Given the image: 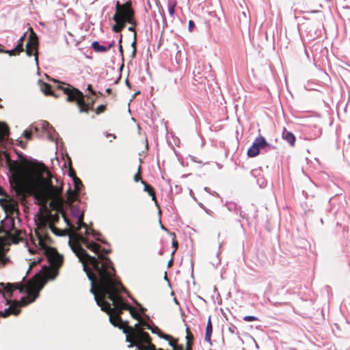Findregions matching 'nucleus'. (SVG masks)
Returning <instances> with one entry per match:
<instances>
[{
	"label": "nucleus",
	"instance_id": "f257e3e1",
	"mask_svg": "<svg viewBox=\"0 0 350 350\" xmlns=\"http://www.w3.org/2000/svg\"><path fill=\"white\" fill-rule=\"evenodd\" d=\"M90 292L94 295L96 304L101 310L107 314L120 316L126 304L120 293L126 289L116 275V270L109 269L95 278L93 283L91 282Z\"/></svg>",
	"mask_w": 350,
	"mask_h": 350
},
{
	"label": "nucleus",
	"instance_id": "f03ea898",
	"mask_svg": "<svg viewBox=\"0 0 350 350\" xmlns=\"http://www.w3.org/2000/svg\"><path fill=\"white\" fill-rule=\"evenodd\" d=\"M82 245L94 253L99 252L100 245L95 242H90L86 237L78 233L75 234L72 237V241H70L72 250L82 263L83 271L86 273L90 282L94 283L95 278L100 275V273H105L109 269L114 271L113 262L109 258H105L100 254L98 258H96V257L90 256L82 247Z\"/></svg>",
	"mask_w": 350,
	"mask_h": 350
},
{
	"label": "nucleus",
	"instance_id": "7ed1b4c3",
	"mask_svg": "<svg viewBox=\"0 0 350 350\" xmlns=\"http://www.w3.org/2000/svg\"><path fill=\"white\" fill-rule=\"evenodd\" d=\"M134 326L127 327L126 341L130 345L129 347H135L138 350H155V345L152 342V338L144 331L149 329L151 325L142 317Z\"/></svg>",
	"mask_w": 350,
	"mask_h": 350
},
{
	"label": "nucleus",
	"instance_id": "20e7f679",
	"mask_svg": "<svg viewBox=\"0 0 350 350\" xmlns=\"http://www.w3.org/2000/svg\"><path fill=\"white\" fill-rule=\"evenodd\" d=\"M45 279L44 276L40 273L36 274L32 280H29L27 284H24L21 282L16 283H0V297H5L8 296L12 297L13 291L18 289L21 293L26 292L32 299L27 300L32 302L38 296L39 290L42 287Z\"/></svg>",
	"mask_w": 350,
	"mask_h": 350
},
{
	"label": "nucleus",
	"instance_id": "39448f33",
	"mask_svg": "<svg viewBox=\"0 0 350 350\" xmlns=\"http://www.w3.org/2000/svg\"><path fill=\"white\" fill-rule=\"evenodd\" d=\"M135 12L131 1L123 4L116 1V13L113 16L115 24L112 26V30L116 33H119L125 28L126 23L135 25Z\"/></svg>",
	"mask_w": 350,
	"mask_h": 350
},
{
	"label": "nucleus",
	"instance_id": "423d86ee",
	"mask_svg": "<svg viewBox=\"0 0 350 350\" xmlns=\"http://www.w3.org/2000/svg\"><path fill=\"white\" fill-rule=\"evenodd\" d=\"M42 170L46 172L47 179L43 180L46 186L39 185L34 188L35 198L41 204H46L49 200H55L59 198L62 192V187H54L53 185L51 173L46 169L44 164H42Z\"/></svg>",
	"mask_w": 350,
	"mask_h": 350
},
{
	"label": "nucleus",
	"instance_id": "0eeeda50",
	"mask_svg": "<svg viewBox=\"0 0 350 350\" xmlns=\"http://www.w3.org/2000/svg\"><path fill=\"white\" fill-rule=\"evenodd\" d=\"M0 195L3 198L0 199V206L6 214L5 224L10 223L12 228L14 225V217L19 215L18 204L14 198L8 196L2 189L0 188Z\"/></svg>",
	"mask_w": 350,
	"mask_h": 350
},
{
	"label": "nucleus",
	"instance_id": "6e6552de",
	"mask_svg": "<svg viewBox=\"0 0 350 350\" xmlns=\"http://www.w3.org/2000/svg\"><path fill=\"white\" fill-rule=\"evenodd\" d=\"M59 83L62 85H58L57 89L62 90L64 94L67 95L66 101L75 103L79 111H85L86 109L84 108V98L87 97L88 99H89L90 97L88 95L85 96L79 89L74 88L70 84H66L63 82Z\"/></svg>",
	"mask_w": 350,
	"mask_h": 350
},
{
	"label": "nucleus",
	"instance_id": "1a4fd4ad",
	"mask_svg": "<svg viewBox=\"0 0 350 350\" xmlns=\"http://www.w3.org/2000/svg\"><path fill=\"white\" fill-rule=\"evenodd\" d=\"M30 165L31 163L27 159L22 158L21 163L12 161L8 165L9 170L13 173L12 179L15 184V189L18 193L21 192L24 188L23 174L25 167Z\"/></svg>",
	"mask_w": 350,
	"mask_h": 350
},
{
	"label": "nucleus",
	"instance_id": "9d476101",
	"mask_svg": "<svg viewBox=\"0 0 350 350\" xmlns=\"http://www.w3.org/2000/svg\"><path fill=\"white\" fill-rule=\"evenodd\" d=\"M38 38L32 28H30V35L26 44L25 53L27 56H35L36 63L38 62Z\"/></svg>",
	"mask_w": 350,
	"mask_h": 350
},
{
	"label": "nucleus",
	"instance_id": "9b49d317",
	"mask_svg": "<svg viewBox=\"0 0 350 350\" xmlns=\"http://www.w3.org/2000/svg\"><path fill=\"white\" fill-rule=\"evenodd\" d=\"M44 254L51 267L56 271L59 269L63 264L64 258L63 256L57 252V250L54 247H46Z\"/></svg>",
	"mask_w": 350,
	"mask_h": 350
},
{
	"label": "nucleus",
	"instance_id": "f8f14e48",
	"mask_svg": "<svg viewBox=\"0 0 350 350\" xmlns=\"http://www.w3.org/2000/svg\"><path fill=\"white\" fill-rule=\"evenodd\" d=\"M268 146V143L264 137L259 135L257 137L253 144L247 150V155L249 157H255L260 153V149L264 148Z\"/></svg>",
	"mask_w": 350,
	"mask_h": 350
},
{
	"label": "nucleus",
	"instance_id": "ddd939ff",
	"mask_svg": "<svg viewBox=\"0 0 350 350\" xmlns=\"http://www.w3.org/2000/svg\"><path fill=\"white\" fill-rule=\"evenodd\" d=\"M3 298L6 300V304L10 305L8 308L12 309V314L14 315H17L20 313V307L21 306H25L30 303V301H28L25 297H23L21 299V303L16 300H11V297H9L8 296Z\"/></svg>",
	"mask_w": 350,
	"mask_h": 350
},
{
	"label": "nucleus",
	"instance_id": "4468645a",
	"mask_svg": "<svg viewBox=\"0 0 350 350\" xmlns=\"http://www.w3.org/2000/svg\"><path fill=\"white\" fill-rule=\"evenodd\" d=\"M109 316L110 323L115 327L122 329L123 332L126 335V332L129 331L127 327H129L128 321H124L122 317L118 315H114L113 314H107Z\"/></svg>",
	"mask_w": 350,
	"mask_h": 350
},
{
	"label": "nucleus",
	"instance_id": "2eb2a0df",
	"mask_svg": "<svg viewBox=\"0 0 350 350\" xmlns=\"http://www.w3.org/2000/svg\"><path fill=\"white\" fill-rule=\"evenodd\" d=\"M11 229L12 231L9 232L8 230V231L4 232V233L10 237L14 243H17L22 240V238L20 237L22 232L15 228V224L14 225V228L11 227Z\"/></svg>",
	"mask_w": 350,
	"mask_h": 350
},
{
	"label": "nucleus",
	"instance_id": "dca6fc26",
	"mask_svg": "<svg viewBox=\"0 0 350 350\" xmlns=\"http://www.w3.org/2000/svg\"><path fill=\"white\" fill-rule=\"evenodd\" d=\"M115 45L114 41L108 44L107 46L101 45L98 42L94 41L92 44V47L96 52L104 53L113 48Z\"/></svg>",
	"mask_w": 350,
	"mask_h": 350
},
{
	"label": "nucleus",
	"instance_id": "f3484780",
	"mask_svg": "<svg viewBox=\"0 0 350 350\" xmlns=\"http://www.w3.org/2000/svg\"><path fill=\"white\" fill-rule=\"evenodd\" d=\"M10 128L8 125L2 122L0 123V142H4L10 135Z\"/></svg>",
	"mask_w": 350,
	"mask_h": 350
},
{
	"label": "nucleus",
	"instance_id": "a211bd4d",
	"mask_svg": "<svg viewBox=\"0 0 350 350\" xmlns=\"http://www.w3.org/2000/svg\"><path fill=\"white\" fill-rule=\"evenodd\" d=\"M282 136L283 139L286 141L291 146H295L296 139L293 133L288 131L286 128H284Z\"/></svg>",
	"mask_w": 350,
	"mask_h": 350
},
{
	"label": "nucleus",
	"instance_id": "6ab92c4d",
	"mask_svg": "<svg viewBox=\"0 0 350 350\" xmlns=\"http://www.w3.org/2000/svg\"><path fill=\"white\" fill-rule=\"evenodd\" d=\"M122 308H124L125 310L129 311L131 317L138 321L141 319V315L139 314V312L137 311L136 308L130 306L129 304H124L123 307Z\"/></svg>",
	"mask_w": 350,
	"mask_h": 350
},
{
	"label": "nucleus",
	"instance_id": "aec40b11",
	"mask_svg": "<svg viewBox=\"0 0 350 350\" xmlns=\"http://www.w3.org/2000/svg\"><path fill=\"white\" fill-rule=\"evenodd\" d=\"M213 333V325L211 321V317L208 318V320L206 323V332H205V340L208 342L209 344H212L211 342V335Z\"/></svg>",
	"mask_w": 350,
	"mask_h": 350
},
{
	"label": "nucleus",
	"instance_id": "412c9836",
	"mask_svg": "<svg viewBox=\"0 0 350 350\" xmlns=\"http://www.w3.org/2000/svg\"><path fill=\"white\" fill-rule=\"evenodd\" d=\"M38 243L40 247L45 251V248L48 247L46 243H50L51 239L47 232H44V234H42L40 237L38 238Z\"/></svg>",
	"mask_w": 350,
	"mask_h": 350
},
{
	"label": "nucleus",
	"instance_id": "4be33fe9",
	"mask_svg": "<svg viewBox=\"0 0 350 350\" xmlns=\"http://www.w3.org/2000/svg\"><path fill=\"white\" fill-rule=\"evenodd\" d=\"M41 90L46 96H51L55 98L58 97V96L51 90V86L49 83L43 82L41 85Z\"/></svg>",
	"mask_w": 350,
	"mask_h": 350
},
{
	"label": "nucleus",
	"instance_id": "5701e85b",
	"mask_svg": "<svg viewBox=\"0 0 350 350\" xmlns=\"http://www.w3.org/2000/svg\"><path fill=\"white\" fill-rule=\"evenodd\" d=\"M142 184H143L144 186V191L147 192L149 194V196H151L152 200L157 203L156 193L154 190V188L152 186H150V185H148L144 180H142Z\"/></svg>",
	"mask_w": 350,
	"mask_h": 350
},
{
	"label": "nucleus",
	"instance_id": "b1692460",
	"mask_svg": "<svg viewBox=\"0 0 350 350\" xmlns=\"http://www.w3.org/2000/svg\"><path fill=\"white\" fill-rule=\"evenodd\" d=\"M130 25H131V26L128 28V30L130 31L134 32V38H136V35H137L136 31H135V27H136V26L137 25L136 20L135 19V25L134 24H130ZM132 46L133 48L132 56L134 57L135 56V53H136V41H135V39L134 40V41L132 43Z\"/></svg>",
	"mask_w": 350,
	"mask_h": 350
},
{
	"label": "nucleus",
	"instance_id": "393cba45",
	"mask_svg": "<svg viewBox=\"0 0 350 350\" xmlns=\"http://www.w3.org/2000/svg\"><path fill=\"white\" fill-rule=\"evenodd\" d=\"M160 337L167 340L169 342V345L173 347L174 350L176 349L178 344V339H174L171 336L167 334L160 335Z\"/></svg>",
	"mask_w": 350,
	"mask_h": 350
},
{
	"label": "nucleus",
	"instance_id": "a878e982",
	"mask_svg": "<svg viewBox=\"0 0 350 350\" xmlns=\"http://www.w3.org/2000/svg\"><path fill=\"white\" fill-rule=\"evenodd\" d=\"M96 100V98H92L90 100V102L88 103H86L85 100H84V105H85V109H86V110L85 111H79L80 113H88L90 111H93L94 110V105L95 103Z\"/></svg>",
	"mask_w": 350,
	"mask_h": 350
},
{
	"label": "nucleus",
	"instance_id": "bb28decb",
	"mask_svg": "<svg viewBox=\"0 0 350 350\" xmlns=\"http://www.w3.org/2000/svg\"><path fill=\"white\" fill-rule=\"evenodd\" d=\"M24 51L23 48H21V44H17L16 47L12 50H4V53H7L10 56L18 55L20 53Z\"/></svg>",
	"mask_w": 350,
	"mask_h": 350
},
{
	"label": "nucleus",
	"instance_id": "cd10ccee",
	"mask_svg": "<svg viewBox=\"0 0 350 350\" xmlns=\"http://www.w3.org/2000/svg\"><path fill=\"white\" fill-rule=\"evenodd\" d=\"M77 225H78V226L75 228L76 231H79L82 227L87 228L88 226L83 221V215H80L79 217L78 218ZM88 233H89L88 230V229H86L85 234L87 235V234H88Z\"/></svg>",
	"mask_w": 350,
	"mask_h": 350
},
{
	"label": "nucleus",
	"instance_id": "c85d7f7f",
	"mask_svg": "<svg viewBox=\"0 0 350 350\" xmlns=\"http://www.w3.org/2000/svg\"><path fill=\"white\" fill-rule=\"evenodd\" d=\"M49 226V223L46 217H42L40 219V223L38 225V228L40 230H47V228Z\"/></svg>",
	"mask_w": 350,
	"mask_h": 350
},
{
	"label": "nucleus",
	"instance_id": "c756f323",
	"mask_svg": "<svg viewBox=\"0 0 350 350\" xmlns=\"http://www.w3.org/2000/svg\"><path fill=\"white\" fill-rule=\"evenodd\" d=\"M78 191H72L71 189H69L68 191H67V194H68V200L70 202H75L77 198V196H78Z\"/></svg>",
	"mask_w": 350,
	"mask_h": 350
},
{
	"label": "nucleus",
	"instance_id": "7c9ffc66",
	"mask_svg": "<svg viewBox=\"0 0 350 350\" xmlns=\"http://www.w3.org/2000/svg\"><path fill=\"white\" fill-rule=\"evenodd\" d=\"M187 336H186V345H189V347H192L193 341L194 339L193 334L190 332L189 329L187 327L186 329Z\"/></svg>",
	"mask_w": 350,
	"mask_h": 350
},
{
	"label": "nucleus",
	"instance_id": "2f4dec72",
	"mask_svg": "<svg viewBox=\"0 0 350 350\" xmlns=\"http://www.w3.org/2000/svg\"><path fill=\"white\" fill-rule=\"evenodd\" d=\"M49 224H53L54 225L55 223L59 221V215L57 213H55L54 215H49L48 217H46Z\"/></svg>",
	"mask_w": 350,
	"mask_h": 350
},
{
	"label": "nucleus",
	"instance_id": "473e14b6",
	"mask_svg": "<svg viewBox=\"0 0 350 350\" xmlns=\"http://www.w3.org/2000/svg\"><path fill=\"white\" fill-rule=\"evenodd\" d=\"M72 180L75 185V190L79 192L80 190V187L83 186L82 182L77 176L74 177Z\"/></svg>",
	"mask_w": 350,
	"mask_h": 350
},
{
	"label": "nucleus",
	"instance_id": "72a5a7b5",
	"mask_svg": "<svg viewBox=\"0 0 350 350\" xmlns=\"http://www.w3.org/2000/svg\"><path fill=\"white\" fill-rule=\"evenodd\" d=\"M171 235L173 237V239H172V246L174 248L173 252H172V255H174V253L176 252V251L178 249V241L176 240V234L174 232H172L171 233Z\"/></svg>",
	"mask_w": 350,
	"mask_h": 350
},
{
	"label": "nucleus",
	"instance_id": "f704fd0d",
	"mask_svg": "<svg viewBox=\"0 0 350 350\" xmlns=\"http://www.w3.org/2000/svg\"><path fill=\"white\" fill-rule=\"evenodd\" d=\"M107 109V105H100L98 107H97L95 109H94L93 111H94L96 115H99L102 113H104Z\"/></svg>",
	"mask_w": 350,
	"mask_h": 350
},
{
	"label": "nucleus",
	"instance_id": "c9c22d12",
	"mask_svg": "<svg viewBox=\"0 0 350 350\" xmlns=\"http://www.w3.org/2000/svg\"><path fill=\"white\" fill-rule=\"evenodd\" d=\"M12 309L11 308H8L7 309H5L3 312L2 311H0V317H9L10 315L12 314Z\"/></svg>",
	"mask_w": 350,
	"mask_h": 350
},
{
	"label": "nucleus",
	"instance_id": "e433bc0d",
	"mask_svg": "<svg viewBox=\"0 0 350 350\" xmlns=\"http://www.w3.org/2000/svg\"><path fill=\"white\" fill-rule=\"evenodd\" d=\"M133 179H134V181L135 182H139V181H141L143 180L142 179V175H141V167L139 166L138 167V171L135 174V175L133 177Z\"/></svg>",
	"mask_w": 350,
	"mask_h": 350
},
{
	"label": "nucleus",
	"instance_id": "4c0bfd02",
	"mask_svg": "<svg viewBox=\"0 0 350 350\" xmlns=\"http://www.w3.org/2000/svg\"><path fill=\"white\" fill-rule=\"evenodd\" d=\"M149 330H150L153 334H158L159 336L160 335H162L163 334L161 331L159 329V327L157 326H151V328L149 329Z\"/></svg>",
	"mask_w": 350,
	"mask_h": 350
},
{
	"label": "nucleus",
	"instance_id": "58836bf2",
	"mask_svg": "<svg viewBox=\"0 0 350 350\" xmlns=\"http://www.w3.org/2000/svg\"><path fill=\"white\" fill-rule=\"evenodd\" d=\"M111 250H107V249H102L101 250V247L100 248L99 250V252L98 253H96V254H98V257L96 258H98V256L100 254H102L104 257L107 258L105 254H108L111 252Z\"/></svg>",
	"mask_w": 350,
	"mask_h": 350
},
{
	"label": "nucleus",
	"instance_id": "ea45409f",
	"mask_svg": "<svg viewBox=\"0 0 350 350\" xmlns=\"http://www.w3.org/2000/svg\"><path fill=\"white\" fill-rule=\"evenodd\" d=\"M49 228L55 234L60 235L59 230L53 224H50Z\"/></svg>",
	"mask_w": 350,
	"mask_h": 350
},
{
	"label": "nucleus",
	"instance_id": "a19ab883",
	"mask_svg": "<svg viewBox=\"0 0 350 350\" xmlns=\"http://www.w3.org/2000/svg\"><path fill=\"white\" fill-rule=\"evenodd\" d=\"M23 136L24 137H25L27 139H31V136H32V131H25L24 133H23Z\"/></svg>",
	"mask_w": 350,
	"mask_h": 350
},
{
	"label": "nucleus",
	"instance_id": "79ce46f5",
	"mask_svg": "<svg viewBox=\"0 0 350 350\" xmlns=\"http://www.w3.org/2000/svg\"><path fill=\"white\" fill-rule=\"evenodd\" d=\"M243 320L247 322L255 321H257L258 319L254 316H245L243 317Z\"/></svg>",
	"mask_w": 350,
	"mask_h": 350
},
{
	"label": "nucleus",
	"instance_id": "37998d69",
	"mask_svg": "<svg viewBox=\"0 0 350 350\" xmlns=\"http://www.w3.org/2000/svg\"><path fill=\"white\" fill-rule=\"evenodd\" d=\"M2 225H0V234L4 233V232L8 231L6 229L5 219L1 221Z\"/></svg>",
	"mask_w": 350,
	"mask_h": 350
},
{
	"label": "nucleus",
	"instance_id": "c03bdc74",
	"mask_svg": "<svg viewBox=\"0 0 350 350\" xmlns=\"http://www.w3.org/2000/svg\"><path fill=\"white\" fill-rule=\"evenodd\" d=\"M3 256H4L3 245L1 241L0 240V261H1L3 260Z\"/></svg>",
	"mask_w": 350,
	"mask_h": 350
},
{
	"label": "nucleus",
	"instance_id": "a18cd8bd",
	"mask_svg": "<svg viewBox=\"0 0 350 350\" xmlns=\"http://www.w3.org/2000/svg\"><path fill=\"white\" fill-rule=\"evenodd\" d=\"M44 232H47V230H40L39 228H38L37 230H35V233L37 236V237H40V236H42V234H44Z\"/></svg>",
	"mask_w": 350,
	"mask_h": 350
},
{
	"label": "nucleus",
	"instance_id": "49530a36",
	"mask_svg": "<svg viewBox=\"0 0 350 350\" xmlns=\"http://www.w3.org/2000/svg\"><path fill=\"white\" fill-rule=\"evenodd\" d=\"M25 39V33H24L21 38L20 39L18 40V44H21V48H23V42Z\"/></svg>",
	"mask_w": 350,
	"mask_h": 350
},
{
	"label": "nucleus",
	"instance_id": "de8ad7c7",
	"mask_svg": "<svg viewBox=\"0 0 350 350\" xmlns=\"http://www.w3.org/2000/svg\"><path fill=\"white\" fill-rule=\"evenodd\" d=\"M195 27V24L193 21L190 20L189 21V31H192Z\"/></svg>",
	"mask_w": 350,
	"mask_h": 350
},
{
	"label": "nucleus",
	"instance_id": "09e8293b",
	"mask_svg": "<svg viewBox=\"0 0 350 350\" xmlns=\"http://www.w3.org/2000/svg\"><path fill=\"white\" fill-rule=\"evenodd\" d=\"M4 154L6 159V163L8 165H9V164H10L12 162V160L10 159L9 154L7 152H4Z\"/></svg>",
	"mask_w": 350,
	"mask_h": 350
},
{
	"label": "nucleus",
	"instance_id": "8fccbe9b",
	"mask_svg": "<svg viewBox=\"0 0 350 350\" xmlns=\"http://www.w3.org/2000/svg\"><path fill=\"white\" fill-rule=\"evenodd\" d=\"M88 90L91 93L92 95H96L97 93L96 91H94L93 89H92V85H88Z\"/></svg>",
	"mask_w": 350,
	"mask_h": 350
},
{
	"label": "nucleus",
	"instance_id": "3c124183",
	"mask_svg": "<svg viewBox=\"0 0 350 350\" xmlns=\"http://www.w3.org/2000/svg\"><path fill=\"white\" fill-rule=\"evenodd\" d=\"M69 176H71L72 179L74 178V177H77L75 170L71 167L69 169Z\"/></svg>",
	"mask_w": 350,
	"mask_h": 350
},
{
	"label": "nucleus",
	"instance_id": "603ef678",
	"mask_svg": "<svg viewBox=\"0 0 350 350\" xmlns=\"http://www.w3.org/2000/svg\"><path fill=\"white\" fill-rule=\"evenodd\" d=\"M174 8H175V5H173L169 8V13L170 14L171 16H173L174 14V11H175Z\"/></svg>",
	"mask_w": 350,
	"mask_h": 350
},
{
	"label": "nucleus",
	"instance_id": "864d4df0",
	"mask_svg": "<svg viewBox=\"0 0 350 350\" xmlns=\"http://www.w3.org/2000/svg\"><path fill=\"white\" fill-rule=\"evenodd\" d=\"M122 35H120V40H119V42H120L119 49H120V53H123L122 46V45H121V42H122Z\"/></svg>",
	"mask_w": 350,
	"mask_h": 350
},
{
	"label": "nucleus",
	"instance_id": "5fc2aeb1",
	"mask_svg": "<svg viewBox=\"0 0 350 350\" xmlns=\"http://www.w3.org/2000/svg\"><path fill=\"white\" fill-rule=\"evenodd\" d=\"M6 229L8 230L9 232L12 231V230L11 229V226H10V222H7Z\"/></svg>",
	"mask_w": 350,
	"mask_h": 350
},
{
	"label": "nucleus",
	"instance_id": "6e6d98bb",
	"mask_svg": "<svg viewBox=\"0 0 350 350\" xmlns=\"http://www.w3.org/2000/svg\"><path fill=\"white\" fill-rule=\"evenodd\" d=\"M172 264H173V258H172L169 260V262H168V263H167V267H170L172 265Z\"/></svg>",
	"mask_w": 350,
	"mask_h": 350
},
{
	"label": "nucleus",
	"instance_id": "4d7b16f0",
	"mask_svg": "<svg viewBox=\"0 0 350 350\" xmlns=\"http://www.w3.org/2000/svg\"><path fill=\"white\" fill-rule=\"evenodd\" d=\"M154 1H155V3H156L157 6L158 8H159V7H161V3H160V2H159V0H154Z\"/></svg>",
	"mask_w": 350,
	"mask_h": 350
},
{
	"label": "nucleus",
	"instance_id": "13d9d810",
	"mask_svg": "<svg viewBox=\"0 0 350 350\" xmlns=\"http://www.w3.org/2000/svg\"><path fill=\"white\" fill-rule=\"evenodd\" d=\"M18 145L21 146L22 148H25V146H23V142L22 140L18 141Z\"/></svg>",
	"mask_w": 350,
	"mask_h": 350
},
{
	"label": "nucleus",
	"instance_id": "bf43d9fd",
	"mask_svg": "<svg viewBox=\"0 0 350 350\" xmlns=\"http://www.w3.org/2000/svg\"><path fill=\"white\" fill-rule=\"evenodd\" d=\"M106 92L108 94H110L111 93V88H107L106 90Z\"/></svg>",
	"mask_w": 350,
	"mask_h": 350
},
{
	"label": "nucleus",
	"instance_id": "052dcab7",
	"mask_svg": "<svg viewBox=\"0 0 350 350\" xmlns=\"http://www.w3.org/2000/svg\"><path fill=\"white\" fill-rule=\"evenodd\" d=\"M65 221L68 223V225L70 228H75V227H74V226H72L71 224H70L68 223V221H67V219H66V217H65Z\"/></svg>",
	"mask_w": 350,
	"mask_h": 350
},
{
	"label": "nucleus",
	"instance_id": "680f3d73",
	"mask_svg": "<svg viewBox=\"0 0 350 350\" xmlns=\"http://www.w3.org/2000/svg\"><path fill=\"white\" fill-rule=\"evenodd\" d=\"M96 239H97V240H98V241H101L102 243H103L107 244V241H104V240H101V239H100L99 238H96Z\"/></svg>",
	"mask_w": 350,
	"mask_h": 350
},
{
	"label": "nucleus",
	"instance_id": "e2e57ef3",
	"mask_svg": "<svg viewBox=\"0 0 350 350\" xmlns=\"http://www.w3.org/2000/svg\"><path fill=\"white\" fill-rule=\"evenodd\" d=\"M191 347H189V345H186V349L185 350H191Z\"/></svg>",
	"mask_w": 350,
	"mask_h": 350
},
{
	"label": "nucleus",
	"instance_id": "0e129e2a",
	"mask_svg": "<svg viewBox=\"0 0 350 350\" xmlns=\"http://www.w3.org/2000/svg\"><path fill=\"white\" fill-rule=\"evenodd\" d=\"M4 50L3 49V46L0 44V53H3Z\"/></svg>",
	"mask_w": 350,
	"mask_h": 350
},
{
	"label": "nucleus",
	"instance_id": "69168bd1",
	"mask_svg": "<svg viewBox=\"0 0 350 350\" xmlns=\"http://www.w3.org/2000/svg\"><path fill=\"white\" fill-rule=\"evenodd\" d=\"M148 8H149V10H152V5H151V4L150 3V2H148Z\"/></svg>",
	"mask_w": 350,
	"mask_h": 350
},
{
	"label": "nucleus",
	"instance_id": "338daca9",
	"mask_svg": "<svg viewBox=\"0 0 350 350\" xmlns=\"http://www.w3.org/2000/svg\"><path fill=\"white\" fill-rule=\"evenodd\" d=\"M46 275H48V273L49 272H51V270L49 269H48V268H46Z\"/></svg>",
	"mask_w": 350,
	"mask_h": 350
},
{
	"label": "nucleus",
	"instance_id": "774afa93",
	"mask_svg": "<svg viewBox=\"0 0 350 350\" xmlns=\"http://www.w3.org/2000/svg\"><path fill=\"white\" fill-rule=\"evenodd\" d=\"M96 93H97V94H96V95H100V96H103V94H102L100 92H96Z\"/></svg>",
	"mask_w": 350,
	"mask_h": 350
}]
</instances>
